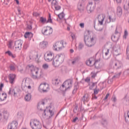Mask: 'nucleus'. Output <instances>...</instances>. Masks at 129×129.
<instances>
[{
    "label": "nucleus",
    "mask_w": 129,
    "mask_h": 129,
    "mask_svg": "<svg viewBox=\"0 0 129 129\" xmlns=\"http://www.w3.org/2000/svg\"><path fill=\"white\" fill-rule=\"evenodd\" d=\"M84 41L86 44V46L93 47L96 43V36H93L90 37L87 35H84Z\"/></svg>",
    "instance_id": "obj_1"
},
{
    "label": "nucleus",
    "mask_w": 129,
    "mask_h": 129,
    "mask_svg": "<svg viewBox=\"0 0 129 129\" xmlns=\"http://www.w3.org/2000/svg\"><path fill=\"white\" fill-rule=\"evenodd\" d=\"M72 81L67 80L62 84L61 87H60L61 91H66L68 89H70L72 87Z\"/></svg>",
    "instance_id": "obj_2"
},
{
    "label": "nucleus",
    "mask_w": 129,
    "mask_h": 129,
    "mask_svg": "<svg viewBox=\"0 0 129 129\" xmlns=\"http://www.w3.org/2000/svg\"><path fill=\"white\" fill-rule=\"evenodd\" d=\"M31 71V78L33 79L37 80V76L34 75V74L39 75V69L38 68L34 67L33 65H28L27 66Z\"/></svg>",
    "instance_id": "obj_3"
},
{
    "label": "nucleus",
    "mask_w": 129,
    "mask_h": 129,
    "mask_svg": "<svg viewBox=\"0 0 129 129\" xmlns=\"http://www.w3.org/2000/svg\"><path fill=\"white\" fill-rule=\"evenodd\" d=\"M30 124L32 129H41L42 124L37 120H33L30 122Z\"/></svg>",
    "instance_id": "obj_4"
},
{
    "label": "nucleus",
    "mask_w": 129,
    "mask_h": 129,
    "mask_svg": "<svg viewBox=\"0 0 129 129\" xmlns=\"http://www.w3.org/2000/svg\"><path fill=\"white\" fill-rule=\"evenodd\" d=\"M65 47L64 46V42L61 41L60 42H57L53 45V50L54 51H60Z\"/></svg>",
    "instance_id": "obj_5"
},
{
    "label": "nucleus",
    "mask_w": 129,
    "mask_h": 129,
    "mask_svg": "<svg viewBox=\"0 0 129 129\" xmlns=\"http://www.w3.org/2000/svg\"><path fill=\"white\" fill-rule=\"evenodd\" d=\"M44 58L45 61L50 62L54 59V53L50 51L47 52L44 54Z\"/></svg>",
    "instance_id": "obj_6"
},
{
    "label": "nucleus",
    "mask_w": 129,
    "mask_h": 129,
    "mask_svg": "<svg viewBox=\"0 0 129 129\" xmlns=\"http://www.w3.org/2000/svg\"><path fill=\"white\" fill-rule=\"evenodd\" d=\"M49 88V85L46 83L41 84L39 87V91L40 92H47L48 91L47 89Z\"/></svg>",
    "instance_id": "obj_7"
},
{
    "label": "nucleus",
    "mask_w": 129,
    "mask_h": 129,
    "mask_svg": "<svg viewBox=\"0 0 129 129\" xmlns=\"http://www.w3.org/2000/svg\"><path fill=\"white\" fill-rule=\"evenodd\" d=\"M86 10L88 14H91V13H93V11H94V7L93 6V3L89 2L87 6Z\"/></svg>",
    "instance_id": "obj_8"
},
{
    "label": "nucleus",
    "mask_w": 129,
    "mask_h": 129,
    "mask_svg": "<svg viewBox=\"0 0 129 129\" xmlns=\"http://www.w3.org/2000/svg\"><path fill=\"white\" fill-rule=\"evenodd\" d=\"M30 60H34L37 63H39L40 62L39 55L38 54V53L37 52H34L33 53H32L30 56H29Z\"/></svg>",
    "instance_id": "obj_9"
},
{
    "label": "nucleus",
    "mask_w": 129,
    "mask_h": 129,
    "mask_svg": "<svg viewBox=\"0 0 129 129\" xmlns=\"http://www.w3.org/2000/svg\"><path fill=\"white\" fill-rule=\"evenodd\" d=\"M110 65H112L114 69H115L116 70H117V69H120V68H121V66H122V64H121L119 61H112L110 62Z\"/></svg>",
    "instance_id": "obj_10"
},
{
    "label": "nucleus",
    "mask_w": 129,
    "mask_h": 129,
    "mask_svg": "<svg viewBox=\"0 0 129 129\" xmlns=\"http://www.w3.org/2000/svg\"><path fill=\"white\" fill-rule=\"evenodd\" d=\"M40 22L42 24H45L46 22V23H50V24H53V21H52V19H51V14L49 13V18L47 21V19L44 18L43 17H40Z\"/></svg>",
    "instance_id": "obj_11"
},
{
    "label": "nucleus",
    "mask_w": 129,
    "mask_h": 129,
    "mask_svg": "<svg viewBox=\"0 0 129 129\" xmlns=\"http://www.w3.org/2000/svg\"><path fill=\"white\" fill-rule=\"evenodd\" d=\"M22 45H23V40H18L15 42L16 49L21 50V49H22Z\"/></svg>",
    "instance_id": "obj_12"
},
{
    "label": "nucleus",
    "mask_w": 129,
    "mask_h": 129,
    "mask_svg": "<svg viewBox=\"0 0 129 129\" xmlns=\"http://www.w3.org/2000/svg\"><path fill=\"white\" fill-rule=\"evenodd\" d=\"M49 29H44V31L43 30L42 31V33L43 35H44V36H49V35H51L52 33H53V29H52V27H50Z\"/></svg>",
    "instance_id": "obj_13"
},
{
    "label": "nucleus",
    "mask_w": 129,
    "mask_h": 129,
    "mask_svg": "<svg viewBox=\"0 0 129 129\" xmlns=\"http://www.w3.org/2000/svg\"><path fill=\"white\" fill-rule=\"evenodd\" d=\"M17 127H18V122L16 121H12L8 126V129H17Z\"/></svg>",
    "instance_id": "obj_14"
},
{
    "label": "nucleus",
    "mask_w": 129,
    "mask_h": 129,
    "mask_svg": "<svg viewBox=\"0 0 129 129\" xmlns=\"http://www.w3.org/2000/svg\"><path fill=\"white\" fill-rule=\"evenodd\" d=\"M120 49V46L117 45L113 47V51H114V55L115 56H118L119 55V53H118V51H119Z\"/></svg>",
    "instance_id": "obj_15"
},
{
    "label": "nucleus",
    "mask_w": 129,
    "mask_h": 129,
    "mask_svg": "<svg viewBox=\"0 0 129 129\" xmlns=\"http://www.w3.org/2000/svg\"><path fill=\"white\" fill-rule=\"evenodd\" d=\"M51 5H54L56 11H59V10H61V6H58V3H57L56 0H52Z\"/></svg>",
    "instance_id": "obj_16"
},
{
    "label": "nucleus",
    "mask_w": 129,
    "mask_h": 129,
    "mask_svg": "<svg viewBox=\"0 0 129 129\" xmlns=\"http://www.w3.org/2000/svg\"><path fill=\"white\" fill-rule=\"evenodd\" d=\"M16 78V75L11 74L9 76V79L10 83H11V84H13L14 83V81H15V79Z\"/></svg>",
    "instance_id": "obj_17"
},
{
    "label": "nucleus",
    "mask_w": 129,
    "mask_h": 129,
    "mask_svg": "<svg viewBox=\"0 0 129 129\" xmlns=\"http://www.w3.org/2000/svg\"><path fill=\"white\" fill-rule=\"evenodd\" d=\"M77 9L80 12H83L84 11V7L82 5V3L79 2L77 5Z\"/></svg>",
    "instance_id": "obj_18"
},
{
    "label": "nucleus",
    "mask_w": 129,
    "mask_h": 129,
    "mask_svg": "<svg viewBox=\"0 0 129 129\" xmlns=\"http://www.w3.org/2000/svg\"><path fill=\"white\" fill-rule=\"evenodd\" d=\"M45 105V102L44 101H40L38 103L37 105V108L39 110H42V108L44 107V105Z\"/></svg>",
    "instance_id": "obj_19"
},
{
    "label": "nucleus",
    "mask_w": 129,
    "mask_h": 129,
    "mask_svg": "<svg viewBox=\"0 0 129 129\" xmlns=\"http://www.w3.org/2000/svg\"><path fill=\"white\" fill-rule=\"evenodd\" d=\"M98 20L99 24H100V25H103V21H104V17L103 16L100 15H98Z\"/></svg>",
    "instance_id": "obj_20"
},
{
    "label": "nucleus",
    "mask_w": 129,
    "mask_h": 129,
    "mask_svg": "<svg viewBox=\"0 0 129 129\" xmlns=\"http://www.w3.org/2000/svg\"><path fill=\"white\" fill-rule=\"evenodd\" d=\"M57 60H58L60 63H62L64 61V55L63 54H58L56 56Z\"/></svg>",
    "instance_id": "obj_21"
},
{
    "label": "nucleus",
    "mask_w": 129,
    "mask_h": 129,
    "mask_svg": "<svg viewBox=\"0 0 129 129\" xmlns=\"http://www.w3.org/2000/svg\"><path fill=\"white\" fill-rule=\"evenodd\" d=\"M24 37L25 38L32 39L33 38V33L32 32H26L24 34Z\"/></svg>",
    "instance_id": "obj_22"
},
{
    "label": "nucleus",
    "mask_w": 129,
    "mask_h": 129,
    "mask_svg": "<svg viewBox=\"0 0 129 129\" xmlns=\"http://www.w3.org/2000/svg\"><path fill=\"white\" fill-rule=\"evenodd\" d=\"M48 42L46 41H43L40 43V46L41 48H42V49H45V48H46Z\"/></svg>",
    "instance_id": "obj_23"
},
{
    "label": "nucleus",
    "mask_w": 129,
    "mask_h": 129,
    "mask_svg": "<svg viewBox=\"0 0 129 129\" xmlns=\"http://www.w3.org/2000/svg\"><path fill=\"white\" fill-rule=\"evenodd\" d=\"M117 15L119 17H121V15H122V9L119 7L117 8Z\"/></svg>",
    "instance_id": "obj_24"
},
{
    "label": "nucleus",
    "mask_w": 129,
    "mask_h": 129,
    "mask_svg": "<svg viewBox=\"0 0 129 129\" xmlns=\"http://www.w3.org/2000/svg\"><path fill=\"white\" fill-rule=\"evenodd\" d=\"M99 61H100L99 59L96 60L95 61L93 60V65L97 69L99 68Z\"/></svg>",
    "instance_id": "obj_25"
},
{
    "label": "nucleus",
    "mask_w": 129,
    "mask_h": 129,
    "mask_svg": "<svg viewBox=\"0 0 129 129\" xmlns=\"http://www.w3.org/2000/svg\"><path fill=\"white\" fill-rule=\"evenodd\" d=\"M60 62L59 61V60L55 59V60H53L52 62V65L54 66V67H58L59 65H60Z\"/></svg>",
    "instance_id": "obj_26"
},
{
    "label": "nucleus",
    "mask_w": 129,
    "mask_h": 129,
    "mask_svg": "<svg viewBox=\"0 0 129 129\" xmlns=\"http://www.w3.org/2000/svg\"><path fill=\"white\" fill-rule=\"evenodd\" d=\"M32 98V95L30 93H28L25 95V101H30Z\"/></svg>",
    "instance_id": "obj_27"
},
{
    "label": "nucleus",
    "mask_w": 129,
    "mask_h": 129,
    "mask_svg": "<svg viewBox=\"0 0 129 129\" xmlns=\"http://www.w3.org/2000/svg\"><path fill=\"white\" fill-rule=\"evenodd\" d=\"M52 83L53 85L57 86L60 83V81L58 79H54L52 80Z\"/></svg>",
    "instance_id": "obj_28"
},
{
    "label": "nucleus",
    "mask_w": 129,
    "mask_h": 129,
    "mask_svg": "<svg viewBox=\"0 0 129 129\" xmlns=\"http://www.w3.org/2000/svg\"><path fill=\"white\" fill-rule=\"evenodd\" d=\"M92 62L93 63L92 58H90L86 61V63L88 66H90L91 67L92 66H93V63L92 64Z\"/></svg>",
    "instance_id": "obj_29"
},
{
    "label": "nucleus",
    "mask_w": 129,
    "mask_h": 129,
    "mask_svg": "<svg viewBox=\"0 0 129 129\" xmlns=\"http://www.w3.org/2000/svg\"><path fill=\"white\" fill-rule=\"evenodd\" d=\"M94 28L96 31H98L99 32H101V31L103 30V28L100 29V26L99 25L95 26V21H94Z\"/></svg>",
    "instance_id": "obj_30"
},
{
    "label": "nucleus",
    "mask_w": 129,
    "mask_h": 129,
    "mask_svg": "<svg viewBox=\"0 0 129 129\" xmlns=\"http://www.w3.org/2000/svg\"><path fill=\"white\" fill-rule=\"evenodd\" d=\"M5 54H8L9 56H10V57H12V58H13V59H15V58H16V55L13 54L12 52H11V51L10 50L6 51L5 52Z\"/></svg>",
    "instance_id": "obj_31"
},
{
    "label": "nucleus",
    "mask_w": 129,
    "mask_h": 129,
    "mask_svg": "<svg viewBox=\"0 0 129 129\" xmlns=\"http://www.w3.org/2000/svg\"><path fill=\"white\" fill-rule=\"evenodd\" d=\"M7 94L2 93V95L1 97H0V99L1 101H4V100H6L7 99Z\"/></svg>",
    "instance_id": "obj_32"
},
{
    "label": "nucleus",
    "mask_w": 129,
    "mask_h": 129,
    "mask_svg": "<svg viewBox=\"0 0 129 129\" xmlns=\"http://www.w3.org/2000/svg\"><path fill=\"white\" fill-rule=\"evenodd\" d=\"M79 88V86H78V83H77L75 84L74 86V89L73 91V94H74V93H75V92H76V91H77V90Z\"/></svg>",
    "instance_id": "obj_33"
},
{
    "label": "nucleus",
    "mask_w": 129,
    "mask_h": 129,
    "mask_svg": "<svg viewBox=\"0 0 129 129\" xmlns=\"http://www.w3.org/2000/svg\"><path fill=\"white\" fill-rule=\"evenodd\" d=\"M111 40L113 42H117L118 41V38L116 37L115 35H112L111 36Z\"/></svg>",
    "instance_id": "obj_34"
},
{
    "label": "nucleus",
    "mask_w": 129,
    "mask_h": 129,
    "mask_svg": "<svg viewBox=\"0 0 129 129\" xmlns=\"http://www.w3.org/2000/svg\"><path fill=\"white\" fill-rule=\"evenodd\" d=\"M79 57L77 56L76 57H75L73 61L72 62V64H73V65H74V64H75V63H77V62H78L79 61Z\"/></svg>",
    "instance_id": "obj_35"
},
{
    "label": "nucleus",
    "mask_w": 129,
    "mask_h": 129,
    "mask_svg": "<svg viewBox=\"0 0 129 129\" xmlns=\"http://www.w3.org/2000/svg\"><path fill=\"white\" fill-rule=\"evenodd\" d=\"M9 117V113L7 112V111H4V118L5 120H7Z\"/></svg>",
    "instance_id": "obj_36"
},
{
    "label": "nucleus",
    "mask_w": 129,
    "mask_h": 129,
    "mask_svg": "<svg viewBox=\"0 0 129 129\" xmlns=\"http://www.w3.org/2000/svg\"><path fill=\"white\" fill-rule=\"evenodd\" d=\"M120 75H121V72H120L118 74H115V75L112 77V79H114V78H119Z\"/></svg>",
    "instance_id": "obj_37"
},
{
    "label": "nucleus",
    "mask_w": 129,
    "mask_h": 129,
    "mask_svg": "<svg viewBox=\"0 0 129 129\" xmlns=\"http://www.w3.org/2000/svg\"><path fill=\"white\" fill-rule=\"evenodd\" d=\"M58 17L60 20H62V19L64 18L65 17V14H64L63 12L58 15Z\"/></svg>",
    "instance_id": "obj_38"
},
{
    "label": "nucleus",
    "mask_w": 129,
    "mask_h": 129,
    "mask_svg": "<svg viewBox=\"0 0 129 129\" xmlns=\"http://www.w3.org/2000/svg\"><path fill=\"white\" fill-rule=\"evenodd\" d=\"M84 47V45H83V43H82L81 42H80L79 43L78 49H79V51H80V50L83 49Z\"/></svg>",
    "instance_id": "obj_39"
},
{
    "label": "nucleus",
    "mask_w": 129,
    "mask_h": 129,
    "mask_svg": "<svg viewBox=\"0 0 129 129\" xmlns=\"http://www.w3.org/2000/svg\"><path fill=\"white\" fill-rule=\"evenodd\" d=\"M87 98L88 97H86V95H85L83 98H82V101L83 102H85V101H87Z\"/></svg>",
    "instance_id": "obj_40"
},
{
    "label": "nucleus",
    "mask_w": 129,
    "mask_h": 129,
    "mask_svg": "<svg viewBox=\"0 0 129 129\" xmlns=\"http://www.w3.org/2000/svg\"><path fill=\"white\" fill-rule=\"evenodd\" d=\"M124 102H125V103H126V104H129V100L128 99H127V98H126V96H125L124 98Z\"/></svg>",
    "instance_id": "obj_41"
},
{
    "label": "nucleus",
    "mask_w": 129,
    "mask_h": 129,
    "mask_svg": "<svg viewBox=\"0 0 129 129\" xmlns=\"http://www.w3.org/2000/svg\"><path fill=\"white\" fill-rule=\"evenodd\" d=\"M10 70H11V71H15V70H16V68L13 64L10 65Z\"/></svg>",
    "instance_id": "obj_42"
},
{
    "label": "nucleus",
    "mask_w": 129,
    "mask_h": 129,
    "mask_svg": "<svg viewBox=\"0 0 129 129\" xmlns=\"http://www.w3.org/2000/svg\"><path fill=\"white\" fill-rule=\"evenodd\" d=\"M28 47H29V44L27 43H25L23 45V48L24 50H27Z\"/></svg>",
    "instance_id": "obj_43"
},
{
    "label": "nucleus",
    "mask_w": 129,
    "mask_h": 129,
    "mask_svg": "<svg viewBox=\"0 0 129 129\" xmlns=\"http://www.w3.org/2000/svg\"><path fill=\"white\" fill-rule=\"evenodd\" d=\"M42 68H43V69H48V68H49V66L48 65V64L45 63L43 64Z\"/></svg>",
    "instance_id": "obj_44"
},
{
    "label": "nucleus",
    "mask_w": 129,
    "mask_h": 129,
    "mask_svg": "<svg viewBox=\"0 0 129 129\" xmlns=\"http://www.w3.org/2000/svg\"><path fill=\"white\" fill-rule=\"evenodd\" d=\"M128 35V33L127 32V31L125 30L123 38H124L125 39H126V37H127Z\"/></svg>",
    "instance_id": "obj_45"
},
{
    "label": "nucleus",
    "mask_w": 129,
    "mask_h": 129,
    "mask_svg": "<svg viewBox=\"0 0 129 129\" xmlns=\"http://www.w3.org/2000/svg\"><path fill=\"white\" fill-rule=\"evenodd\" d=\"M12 46H13V41L12 40H10L9 42L8 47H9V48H12Z\"/></svg>",
    "instance_id": "obj_46"
},
{
    "label": "nucleus",
    "mask_w": 129,
    "mask_h": 129,
    "mask_svg": "<svg viewBox=\"0 0 129 129\" xmlns=\"http://www.w3.org/2000/svg\"><path fill=\"white\" fill-rule=\"evenodd\" d=\"M49 112L50 114V116H49V117H52V116L54 115V112H53V111L51 110H49Z\"/></svg>",
    "instance_id": "obj_47"
},
{
    "label": "nucleus",
    "mask_w": 129,
    "mask_h": 129,
    "mask_svg": "<svg viewBox=\"0 0 129 129\" xmlns=\"http://www.w3.org/2000/svg\"><path fill=\"white\" fill-rule=\"evenodd\" d=\"M33 16H34V17H39V16H40V14L37 12H34L33 13Z\"/></svg>",
    "instance_id": "obj_48"
},
{
    "label": "nucleus",
    "mask_w": 129,
    "mask_h": 129,
    "mask_svg": "<svg viewBox=\"0 0 129 129\" xmlns=\"http://www.w3.org/2000/svg\"><path fill=\"white\" fill-rule=\"evenodd\" d=\"M108 19L109 20L110 22H114L115 21V18H111V17L109 16Z\"/></svg>",
    "instance_id": "obj_49"
},
{
    "label": "nucleus",
    "mask_w": 129,
    "mask_h": 129,
    "mask_svg": "<svg viewBox=\"0 0 129 129\" xmlns=\"http://www.w3.org/2000/svg\"><path fill=\"white\" fill-rule=\"evenodd\" d=\"M32 25H27V30H32Z\"/></svg>",
    "instance_id": "obj_50"
},
{
    "label": "nucleus",
    "mask_w": 129,
    "mask_h": 129,
    "mask_svg": "<svg viewBox=\"0 0 129 129\" xmlns=\"http://www.w3.org/2000/svg\"><path fill=\"white\" fill-rule=\"evenodd\" d=\"M99 91V90H97L96 89H94V94H97Z\"/></svg>",
    "instance_id": "obj_51"
},
{
    "label": "nucleus",
    "mask_w": 129,
    "mask_h": 129,
    "mask_svg": "<svg viewBox=\"0 0 129 129\" xmlns=\"http://www.w3.org/2000/svg\"><path fill=\"white\" fill-rule=\"evenodd\" d=\"M95 86V83H93L92 85L90 87L89 89L92 90L93 87Z\"/></svg>",
    "instance_id": "obj_52"
},
{
    "label": "nucleus",
    "mask_w": 129,
    "mask_h": 129,
    "mask_svg": "<svg viewBox=\"0 0 129 129\" xmlns=\"http://www.w3.org/2000/svg\"><path fill=\"white\" fill-rule=\"evenodd\" d=\"M112 100L113 101V102H116V97L115 96H113L112 97Z\"/></svg>",
    "instance_id": "obj_53"
},
{
    "label": "nucleus",
    "mask_w": 129,
    "mask_h": 129,
    "mask_svg": "<svg viewBox=\"0 0 129 129\" xmlns=\"http://www.w3.org/2000/svg\"><path fill=\"white\" fill-rule=\"evenodd\" d=\"M91 77H92V78H95V77H96V74L92 73Z\"/></svg>",
    "instance_id": "obj_54"
},
{
    "label": "nucleus",
    "mask_w": 129,
    "mask_h": 129,
    "mask_svg": "<svg viewBox=\"0 0 129 129\" xmlns=\"http://www.w3.org/2000/svg\"><path fill=\"white\" fill-rule=\"evenodd\" d=\"M27 87L26 86H24L22 87V89L23 91H26V89H27Z\"/></svg>",
    "instance_id": "obj_55"
},
{
    "label": "nucleus",
    "mask_w": 129,
    "mask_h": 129,
    "mask_svg": "<svg viewBox=\"0 0 129 129\" xmlns=\"http://www.w3.org/2000/svg\"><path fill=\"white\" fill-rule=\"evenodd\" d=\"M12 92H14L13 93L14 96H17V94H18V92H16V91H15V89H13Z\"/></svg>",
    "instance_id": "obj_56"
},
{
    "label": "nucleus",
    "mask_w": 129,
    "mask_h": 129,
    "mask_svg": "<svg viewBox=\"0 0 129 129\" xmlns=\"http://www.w3.org/2000/svg\"><path fill=\"white\" fill-rule=\"evenodd\" d=\"M85 82H89L90 81V79L89 78H87L86 79H85Z\"/></svg>",
    "instance_id": "obj_57"
},
{
    "label": "nucleus",
    "mask_w": 129,
    "mask_h": 129,
    "mask_svg": "<svg viewBox=\"0 0 129 129\" xmlns=\"http://www.w3.org/2000/svg\"><path fill=\"white\" fill-rule=\"evenodd\" d=\"M96 94H92V99H97V97H96V96L95 95Z\"/></svg>",
    "instance_id": "obj_58"
},
{
    "label": "nucleus",
    "mask_w": 129,
    "mask_h": 129,
    "mask_svg": "<svg viewBox=\"0 0 129 129\" xmlns=\"http://www.w3.org/2000/svg\"><path fill=\"white\" fill-rule=\"evenodd\" d=\"M108 53H109V49H107L106 51L105 52V55L107 56L108 55Z\"/></svg>",
    "instance_id": "obj_59"
},
{
    "label": "nucleus",
    "mask_w": 129,
    "mask_h": 129,
    "mask_svg": "<svg viewBox=\"0 0 129 129\" xmlns=\"http://www.w3.org/2000/svg\"><path fill=\"white\" fill-rule=\"evenodd\" d=\"M78 108V106H76L75 108L74 109V112L76 113V111H77V109Z\"/></svg>",
    "instance_id": "obj_60"
},
{
    "label": "nucleus",
    "mask_w": 129,
    "mask_h": 129,
    "mask_svg": "<svg viewBox=\"0 0 129 129\" xmlns=\"http://www.w3.org/2000/svg\"><path fill=\"white\" fill-rule=\"evenodd\" d=\"M108 96H109V93H107L105 97V98L104 99V100H106V99L107 98H108Z\"/></svg>",
    "instance_id": "obj_61"
},
{
    "label": "nucleus",
    "mask_w": 129,
    "mask_h": 129,
    "mask_svg": "<svg viewBox=\"0 0 129 129\" xmlns=\"http://www.w3.org/2000/svg\"><path fill=\"white\" fill-rule=\"evenodd\" d=\"M80 26L82 28H84V23H81V24H80Z\"/></svg>",
    "instance_id": "obj_62"
},
{
    "label": "nucleus",
    "mask_w": 129,
    "mask_h": 129,
    "mask_svg": "<svg viewBox=\"0 0 129 129\" xmlns=\"http://www.w3.org/2000/svg\"><path fill=\"white\" fill-rule=\"evenodd\" d=\"M125 120L126 122H128V120H129V118L127 117H125Z\"/></svg>",
    "instance_id": "obj_63"
},
{
    "label": "nucleus",
    "mask_w": 129,
    "mask_h": 129,
    "mask_svg": "<svg viewBox=\"0 0 129 129\" xmlns=\"http://www.w3.org/2000/svg\"><path fill=\"white\" fill-rule=\"evenodd\" d=\"M71 36L72 39H75V35L74 34H72Z\"/></svg>",
    "instance_id": "obj_64"
}]
</instances>
